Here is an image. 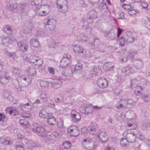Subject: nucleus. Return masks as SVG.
<instances>
[{"label": "nucleus", "mask_w": 150, "mask_h": 150, "mask_svg": "<svg viewBox=\"0 0 150 150\" xmlns=\"http://www.w3.org/2000/svg\"><path fill=\"white\" fill-rule=\"evenodd\" d=\"M21 116L24 119H29L31 117L32 115L27 111H24L22 113Z\"/></svg>", "instance_id": "nucleus-35"}, {"label": "nucleus", "mask_w": 150, "mask_h": 150, "mask_svg": "<svg viewBox=\"0 0 150 150\" xmlns=\"http://www.w3.org/2000/svg\"><path fill=\"white\" fill-rule=\"evenodd\" d=\"M125 40L126 42H132L134 41V38L132 35L131 33L128 32L126 33V35L125 36Z\"/></svg>", "instance_id": "nucleus-25"}, {"label": "nucleus", "mask_w": 150, "mask_h": 150, "mask_svg": "<svg viewBox=\"0 0 150 150\" xmlns=\"http://www.w3.org/2000/svg\"><path fill=\"white\" fill-rule=\"evenodd\" d=\"M57 8L60 12L65 13L68 10L67 1V0H57Z\"/></svg>", "instance_id": "nucleus-3"}, {"label": "nucleus", "mask_w": 150, "mask_h": 150, "mask_svg": "<svg viewBox=\"0 0 150 150\" xmlns=\"http://www.w3.org/2000/svg\"><path fill=\"white\" fill-rule=\"evenodd\" d=\"M70 116L72 121L74 122H79L81 119V116L79 113L74 110L72 111Z\"/></svg>", "instance_id": "nucleus-11"}, {"label": "nucleus", "mask_w": 150, "mask_h": 150, "mask_svg": "<svg viewBox=\"0 0 150 150\" xmlns=\"http://www.w3.org/2000/svg\"><path fill=\"white\" fill-rule=\"evenodd\" d=\"M19 122L20 124L25 128L28 127L29 126V124L28 120L25 119L23 118L19 120Z\"/></svg>", "instance_id": "nucleus-30"}, {"label": "nucleus", "mask_w": 150, "mask_h": 150, "mask_svg": "<svg viewBox=\"0 0 150 150\" xmlns=\"http://www.w3.org/2000/svg\"><path fill=\"white\" fill-rule=\"evenodd\" d=\"M16 150H24L25 148L23 144L16 145Z\"/></svg>", "instance_id": "nucleus-55"}, {"label": "nucleus", "mask_w": 150, "mask_h": 150, "mask_svg": "<svg viewBox=\"0 0 150 150\" xmlns=\"http://www.w3.org/2000/svg\"><path fill=\"white\" fill-rule=\"evenodd\" d=\"M98 126V125L96 123L92 122L91 123L90 125L88 127L91 134L93 135L95 134L96 129Z\"/></svg>", "instance_id": "nucleus-19"}, {"label": "nucleus", "mask_w": 150, "mask_h": 150, "mask_svg": "<svg viewBox=\"0 0 150 150\" xmlns=\"http://www.w3.org/2000/svg\"><path fill=\"white\" fill-rule=\"evenodd\" d=\"M36 72L35 68L34 67H30L28 70V74L31 76L36 74Z\"/></svg>", "instance_id": "nucleus-44"}, {"label": "nucleus", "mask_w": 150, "mask_h": 150, "mask_svg": "<svg viewBox=\"0 0 150 150\" xmlns=\"http://www.w3.org/2000/svg\"><path fill=\"white\" fill-rule=\"evenodd\" d=\"M71 144L70 142H69L68 141H66L64 142L62 146L65 149H69L70 148Z\"/></svg>", "instance_id": "nucleus-51"}, {"label": "nucleus", "mask_w": 150, "mask_h": 150, "mask_svg": "<svg viewBox=\"0 0 150 150\" xmlns=\"http://www.w3.org/2000/svg\"><path fill=\"white\" fill-rule=\"evenodd\" d=\"M137 122L133 118L127 119L126 128L128 130L134 129L137 127Z\"/></svg>", "instance_id": "nucleus-7"}, {"label": "nucleus", "mask_w": 150, "mask_h": 150, "mask_svg": "<svg viewBox=\"0 0 150 150\" xmlns=\"http://www.w3.org/2000/svg\"><path fill=\"white\" fill-rule=\"evenodd\" d=\"M41 86L43 87H47L48 86V82L45 81H41L40 83Z\"/></svg>", "instance_id": "nucleus-63"}, {"label": "nucleus", "mask_w": 150, "mask_h": 150, "mask_svg": "<svg viewBox=\"0 0 150 150\" xmlns=\"http://www.w3.org/2000/svg\"><path fill=\"white\" fill-rule=\"evenodd\" d=\"M114 67L113 64L112 62H108L105 63L103 66V69L105 71L110 70Z\"/></svg>", "instance_id": "nucleus-22"}, {"label": "nucleus", "mask_w": 150, "mask_h": 150, "mask_svg": "<svg viewBox=\"0 0 150 150\" xmlns=\"http://www.w3.org/2000/svg\"><path fill=\"white\" fill-rule=\"evenodd\" d=\"M11 79L10 76L6 74L1 75L0 76V83L4 85L6 84Z\"/></svg>", "instance_id": "nucleus-17"}, {"label": "nucleus", "mask_w": 150, "mask_h": 150, "mask_svg": "<svg viewBox=\"0 0 150 150\" xmlns=\"http://www.w3.org/2000/svg\"><path fill=\"white\" fill-rule=\"evenodd\" d=\"M39 57L35 55H32L30 58V61L31 63H36Z\"/></svg>", "instance_id": "nucleus-45"}, {"label": "nucleus", "mask_w": 150, "mask_h": 150, "mask_svg": "<svg viewBox=\"0 0 150 150\" xmlns=\"http://www.w3.org/2000/svg\"><path fill=\"white\" fill-rule=\"evenodd\" d=\"M45 28L47 30L54 31L56 23V21L53 19H46L45 20Z\"/></svg>", "instance_id": "nucleus-4"}, {"label": "nucleus", "mask_w": 150, "mask_h": 150, "mask_svg": "<svg viewBox=\"0 0 150 150\" xmlns=\"http://www.w3.org/2000/svg\"><path fill=\"white\" fill-rule=\"evenodd\" d=\"M33 24L30 21H28L24 25L23 29L24 32L26 33L30 32L33 28Z\"/></svg>", "instance_id": "nucleus-13"}, {"label": "nucleus", "mask_w": 150, "mask_h": 150, "mask_svg": "<svg viewBox=\"0 0 150 150\" xmlns=\"http://www.w3.org/2000/svg\"><path fill=\"white\" fill-rule=\"evenodd\" d=\"M42 6L43 10V12H44L45 14V15H47L49 13L50 11V6L48 5H46Z\"/></svg>", "instance_id": "nucleus-36"}, {"label": "nucleus", "mask_w": 150, "mask_h": 150, "mask_svg": "<svg viewBox=\"0 0 150 150\" xmlns=\"http://www.w3.org/2000/svg\"><path fill=\"white\" fill-rule=\"evenodd\" d=\"M50 113H48L45 109H43L40 111L39 115L40 117L45 119L49 117Z\"/></svg>", "instance_id": "nucleus-27"}, {"label": "nucleus", "mask_w": 150, "mask_h": 150, "mask_svg": "<svg viewBox=\"0 0 150 150\" xmlns=\"http://www.w3.org/2000/svg\"><path fill=\"white\" fill-rule=\"evenodd\" d=\"M120 102L121 103H132V99L128 100H121Z\"/></svg>", "instance_id": "nucleus-64"}, {"label": "nucleus", "mask_w": 150, "mask_h": 150, "mask_svg": "<svg viewBox=\"0 0 150 150\" xmlns=\"http://www.w3.org/2000/svg\"><path fill=\"white\" fill-rule=\"evenodd\" d=\"M42 6H38L36 8L35 11L38 14L41 16H45Z\"/></svg>", "instance_id": "nucleus-31"}, {"label": "nucleus", "mask_w": 150, "mask_h": 150, "mask_svg": "<svg viewBox=\"0 0 150 150\" xmlns=\"http://www.w3.org/2000/svg\"><path fill=\"white\" fill-rule=\"evenodd\" d=\"M0 142L2 144H4L9 145L11 144L10 141L7 140L4 138L1 139L0 140Z\"/></svg>", "instance_id": "nucleus-53"}, {"label": "nucleus", "mask_w": 150, "mask_h": 150, "mask_svg": "<svg viewBox=\"0 0 150 150\" xmlns=\"http://www.w3.org/2000/svg\"><path fill=\"white\" fill-rule=\"evenodd\" d=\"M18 78H21V79H23V80L28 81H29L31 82V81L28 78V76L27 75H21L19 76Z\"/></svg>", "instance_id": "nucleus-56"}, {"label": "nucleus", "mask_w": 150, "mask_h": 150, "mask_svg": "<svg viewBox=\"0 0 150 150\" xmlns=\"http://www.w3.org/2000/svg\"><path fill=\"white\" fill-rule=\"evenodd\" d=\"M17 5L16 4H8L7 6V8L8 10L11 11L13 9L16 8Z\"/></svg>", "instance_id": "nucleus-47"}, {"label": "nucleus", "mask_w": 150, "mask_h": 150, "mask_svg": "<svg viewBox=\"0 0 150 150\" xmlns=\"http://www.w3.org/2000/svg\"><path fill=\"white\" fill-rule=\"evenodd\" d=\"M18 46L19 50L23 52L27 51L28 48V45L27 43L25 42H19L18 43Z\"/></svg>", "instance_id": "nucleus-15"}, {"label": "nucleus", "mask_w": 150, "mask_h": 150, "mask_svg": "<svg viewBox=\"0 0 150 150\" xmlns=\"http://www.w3.org/2000/svg\"><path fill=\"white\" fill-rule=\"evenodd\" d=\"M143 67V63L141 60H137L135 61V67L137 69H140Z\"/></svg>", "instance_id": "nucleus-34"}, {"label": "nucleus", "mask_w": 150, "mask_h": 150, "mask_svg": "<svg viewBox=\"0 0 150 150\" xmlns=\"http://www.w3.org/2000/svg\"><path fill=\"white\" fill-rule=\"evenodd\" d=\"M73 71L71 69H65L59 74V79H56L52 81V86L55 88H59L62 85V82L61 80L65 79L66 77L72 76Z\"/></svg>", "instance_id": "nucleus-1"}, {"label": "nucleus", "mask_w": 150, "mask_h": 150, "mask_svg": "<svg viewBox=\"0 0 150 150\" xmlns=\"http://www.w3.org/2000/svg\"><path fill=\"white\" fill-rule=\"evenodd\" d=\"M124 137H125L128 141V142L133 143L136 140V135L134 132L129 131L126 130L123 134Z\"/></svg>", "instance_id": "nucleus-6"}, {"label": "nucleus", "mask_w": 150, "mask_h": 150, "mask_svg": "<svg viewBox=\"0 0 150 150\" xmlns=\"http://www.w3.org/2000/svg\"><path fill=\"white\" fill-rule=\"evenodd\" d=\"M57 127L59 128H62L63 127V121L60 120L57 122Z\"/></svg>", "instance_id": "nucleus-61"}, {"label": "nucleus", "mask_w": 150, "mask_h": 150, "mask_svg": "<svg viewBox=\"0 0 150 150\" xmlns=\"http://www.w3.org/2000/svg\"><path fill=\"white\" fill-rule=\"evenodd\" d=\"M40 98L45 102L46 101H47V94L44 92L42 93L40 95Z\"/></svg>", "instance_id": "nucleus-58"}, {"label": "nucleus", "mask_w": 150, "mask_h": 150, "mask_svg": "<svg viewBox=\"0 0 150 150\" xmlns=\"http://www.w3.org/2000/svg\"><path fill=\"white\" fill-rule=\"evenodd\" d=\"M43 137H44V141L47 144H49L54 143V140L53 139L51 135H47Z\"/></svg>", "instance_id": "nucleus-26"}, {"label": "nucleus", "mask_w": 150, "mask_h": 150, "mask_svg": "<svg viewBox=\"0 0 150 150\" xmlns=\"http://www.w3.org/2000/svg\"><path fill=\"white\" fill-rule=\"evenodd\" d=\"M98 86L101 88H104L108 86V83L106 79L104 78L98 79L97 81Z\"/></svg>", "instance_id": "nucleus-12"}, {"label": "nucleus", "mask_w": 150, "mask_h": 150, "mask_svg": "<svg viewBox=\"0 0 150 150\" xmlns=\"http://www.w3.org/2000/svg\"><path fill=\"white\" fill-rule=\"evenodd\" d=\"M37 34L38 35L44 37L46 35V34L42 30H38L37 31Z\"/></svg>", "instance_id": "nucleus-62"}, {"label": "nucleus", "mask_w": 150, "mask_h": 150, "mask_svg": "<svg viewBox=\"0 0 150 150\" xmlns=\"http://www.w3.org/2000/svg\"><path fill=\"white\" fill-rule=\"evenodd\" d=\"M8 56L9 59L11 61L14 60L18 57L16 53L14 52H10Z\"/></svg>", "instance_id": "nucleus-37"}, {"label": "nucleus", "mask_w": 150, "mask_h": 150, "mask_svg": "<svg viewBox=\"0 0 150 150\" xmlns=\"http://www.w3.org/2000/svg\"><path fill=\"white\" fill-rule=\"evenodd\" d=\"M35 63V65L39 67L40 66L43 64V60L41 59L39 57Z\"/></svg>", "instance_id": "nucleus-60"}, {"label": "nucleus", "mask_w": 150, "mask_h": 150, "mask_svg": "<svg viewBox=\"0 0 150 150\" xmlns=\"http://www.w3.org/2000/svg\"><path fill=\"white\" fill-rule=\"evenodd\" d=\"M13 74L19 76L22 75V71L19 68L13 67L12 68Z\"/></svg>", "instance_id": "nucleus-28"}, {"label": "nucleus", "mask_w": 150, "mask_h": 150, "mask_svg": "<svg viewBox=\"0 0 150 150\" xmlns=\"http://www.w3.org/2000/svg\"><path fill=\"white\" fill-rule=\"evenodd\" d=\"M63 59H66V60H69L70 62H71V55L67 53L64 54L63 57Z\"/></svg>", "instance_id": "nucleus-50"}, {"label": "nucleus", "mask_w": 150, "mask_h": 150, "mask_svg": "<svg viewBox=\"0 0 150 150\" xmlns=\"http://www.w3.org/2000/svg\"><path fill=\"white\" fill-rule=\"evenodd\" d=\"M16 41L15 37L12 35L3 36L1 38V43L6 46L14 43Z\"/></svg>", "instance_id": "nucleus-5"}, {"label": "nucleus", "mask_w": 150, "mask_h": 150, "mask_svg": "<svg viewBox=\"0 0 150 150\" xmlns=\"http://www.w3.org/2000/svg\"><path fill=\"white\" fill-rule=\"evenodd\" d=\"M4 95L5 98L8 99L10 100H11L13 99L12 96L10 95L9 93L7 92H6L4 93Z\"/></svg>", "instance_id": "nucleus-57"}, {"label": "nucleus", "mask_w": 150, "mask_h": 150, "mask_svg": "<svg viewBox=\"0 0 150 150\" xmlns=\"http://www.w3.org/2000/svg\"><path fill=\"white\" fill-rule=\"evenodd\" d=\"M142 98L146 102H148L150 100V94L149 93L144 94L142 96Z\"/></svg>", "instance_id": "nucleus-42"}, {"label": "nucleus", "mask_w": 150, "mask_h": 150, "mask_svg": "<svg viewBox=\"0 0 150 150\" xmlns=\"http://www.w3.org/2000/svg\"><path fill=\"white\" fill-rule=\"evenodd\" d=\"M91 71V73L94 74V73L95 74H96L100 72L101 69L98 67L95 66L93 67Z\"/></svg>", "instance_id": "nucleus-39"}, {"label": "nucleus", "mask_w": 150, "mask_h": 150, "mask_svg": "<svg viewBox=\"0 0 150 150\" xmlns=\"http://www.w3.org/2000/svg\"><path fill=\"white\" fill-rule=\"evenodd\" d=\"M97 136L99 138L100 140L102 142H104L108 139L107 135L105 132H99L98 134L97 135Z\"/></svg>", "instance_id": "nucleus-18"}, {"label": "nucleus", "mask_w": 150, "mask_h": 150, "mask_svg": "<svg viewBox=\"0 0 150 150\" xmlns=\"http://www.w3.org/2000/svg\"><path fill=\"white\" fill-rule=\"evenodd\" d=\"M142 89V87L139 86H138L135 87V90H134V92L135 94L137 95L138 94H140L141 90Z\"/></svg>", "instance_id": "nucleus-52"}, {"label": "nucleus", "mask_w": 150, "mask_h": 150, "mask_svg": "<svg viewBox=\"0 0 150 150\" xmlns=\"http://www.w3.org/2000/svg\"><path fill=\"white\" fill-rule=\"evenodd\" d=\"M71 63L69 60L67 61L66 59H62L60 62V67L61 68H63Z\"/></svg>", "instance_id": "nucleus-32"}, {"label": "nucleus", "mask_w": 150, "mask_h": 150, "mask_svg": "<svg viewBox=\"0 0 150 150\" xmlns=\"http://www.w3.org/2000/svg\"><path fill=\"white\" fill-rule=\"evenodd\" d=\"M143 128L144 129L149 127L150 125V122L148 120H145L142 124Z\"/></svg>", "instance_id": "nucleus-43"}, {"label": "nucleus", "mask_w": 150, "mask_h": 150, "mask_svg": "<svg viewBox=\"0 0 150 150\" xmlns=\"http://www.w3.org/2000/svg\"><path fill=\"white\" fill-rule=\"evenodd\" d=\"M133 72V69L129 67H126L123 68L122 70V73H124L126 75H127Z\"/></svg>", "instance_id": "nucleus-29"}, {"label": "nucleus", "mask_w": 150, "mask_h": 150, "mask_svg": "<svg viewBox=\"0 0 150 150\" xmlns=\"http://www.w3.org/2000/svg\"><path fill=\"white\" fill-rule=\"evenodd\" d=\"M128 141L125 138H122L120 141V144L122 146L125 147L127 146Z\"/></svg>", "instance_id": "nucleus-46"}, {"label": "nucleus", "mask_w": 150, "mask_h": 150, "mask_svg": "<svg viewBox=\"0 0 150 150\" xmlns=\"http://www.w3.org/2000/svg\"><path fill=\"white\" fill-rule=\"evenodd\" d=\"M125 42H126L125 37L122 36L120 39V44L122 46H123L125 45Z\"/></svg>", "instance_id": "nucleus-54"}, {"label": "nucleus", "mask_w": 150, "mask_h": 150, "mask_svg": "<svg viewBox=\"0 0 150 150\" xmlns=\"http://www.w3.org/2000/svg\"><path fill=\"white\" fill-rule=\"evenodd\" d=\"M83 142L86 143V144H89L90 145L89 147H90L91 149H93L95 148V142L94 140L91 138H87L83 140Z\"/></svg>", "instance_id": "nucleus-21"}, {"label": "nucleus", "mask_w": 150, "mask_h": 150, "mask_svg": "<svg viewBox=\"0 0 150 150\" xmlns=\"http://www.w3.org/2000/svg\"><path fill=\"white\" fill-rule=\"evenodd\" d=\"M82 68V64L80 63H78L74 67V72H76L78 71H80Z\"/></svg>", "instance_id": "nucleus-41"}, {"label": "nucleus", "mask_w": 150, "mask_h": 150, "mask_svg": "<svg viewBox=\"0 0 150 150\" xmlns=\"http://www.w3.org/2000/svg\"><path fill=\"white\" fill-rule=\"evenodd\" d=\"M21 108L24 111H28L31 109L32 108L30 104H24L22 106Z\"/></svg>", "instance_id": "nucleus-40"}, {"label": "nucleus", "mask_w": 150, "mask_h": 150, "mask_svg": "<svg viewBox=\"0 0 150 150\" xmlns=\"http://www.w3.org/2000/svg\"><path fill=\"white\" fill-rule=\"evenodd\" d=\"M49 116L47 118V122L50 125H53L56 122V119L52 116L51 113H50Z\"/></svg>", "instance_id": "nucleus-24"}, {"label": "nucleus", "mask_w": 150, "mask_h": 150, "mask_svg": "<svg viewBox=\"0 0 150 150\" xmlns=\"http://www.w3.org/2000/svg\"><path fill=\"white\" fill-rule=\"evenodd\" d=\"M64 97L63 96H61L55 99V100L57 103H63L64 102Z\"/></svg>", "instance_id": "nucleus-59"}, {"label": "nucleus", "mask_w": 150, "mask_h": 150, "mask_svg": "<svg viewBox=\"0 0 150 150\" xmlns=\"http://www.w3.org/2000/svg\"><path fill=\"white\" fill-rule=\"evenodd\" d=\"M11 27L9 25H6L4 28V31L6 33L9 34L11 33Z\"/></svg>", "instance_id": "nucleus-48"}, {"label": "nucleus", "mask_w": 150, "mask_h": 150, "mask_svg": "<svg viewBox=\"0 0 150 150\" xmlns=\"http://www.w3.org/2000/svg\"><path fill=\"white\" fill-rule=\"evenodd\" d=\"M17 80L19 86V87L16 86H15L17 89L21 88L22 87L26 86L30 83V82L23 80V79H21V78H17Z\"/></svg>", "instance_id": "nucleus-14"}, {"label": "nucleus", "mask_w": 150, "mask_h": 150, "mask_svg": "<svg viewBox=\"0 0 150 150\" xmlns=\"http://www.w3.org/2000/svg\"><path fill=\"white\" fill-rule=\"evenodd\" d=\"M102 107H98L97 106H92L91 104L86 105L84 107H81L80 108V112L82 113L85 115H88L91 114L93 111V108L94 109H100Z\"/></svg>", "instance_id": "nucleus-2"}, {"label": "nucleus", "mask_w": 150, "mask_h": 150, "mask_svg": "<svg viewBox=\"0 0 150 150\" xmlns=\"http://www.w3.org/2000/svg\"><path fill=\"white\" fill-rule=\"evenodd\" d=\"M83 53L81 54L80 55H81L86 58H88L90 57L91 56V53L88 50L83 49Z\"/></svg>", "instance_id": "nucleus-38"}, {"label": "nucleus", "mask_w": 150, "mask_h": 150, "mask_svg": "<svg viewBox=\"0 0 150 150\" xmlns=\"http://www.w3.org/2000/svg\"><path fill=\"white\" fill-rule=\"evenodd\" d=\"M89 19H95L97 17V13L95 10H92L89 12Z\"/></svg>", "instance_id": "nucleus-33"}, {"label": "nucleus", "mask_w": 150, "mask_h": 150, "mask_svg": "<svg viewBox=\"0 0 150 150\" xmlns=\"http://www.w3.org/2000/svg\"><path fill=\"white\" fill-rule=\"evenodd\" d=\"M100 40L98 39L95 38H94V42L93 43L94 48H97L100 46Z\"/></svg>", "instance_id": "nucleus-49"}, {"label": "nucleus", "mask_w": 150, "mask_h": 150, "mask_svg": "<svg viewBox=\"0 0 150 150\" xmlns=\"http://www.w3.org/2000/svg\"><path fill=\"white\" fill-rule=\"evenodd\" d=\"M83 48L82 47L78 45L74 46L73 48V51L76 54L80 55L83 53Z\"/></svg>", "instance_id": "nucleus-23"}, {"label": "nucleus", "mask_w": 150, "mask_h": 150, "mask_svg": "<svg viewBox=\"0 0 150 150\" xmlns=\"http://www.w3.org/2000/svg\"><path fill=\"white\" fill-rule=\"evenodd\" d=\"M30 44L32 50L35 52L38 51L40 48L38 39L33 38L30 40Z\"/></svg>", "instance_id": "nucleus-8"}, {"label": "nucleus", "mask_w": 150, "mask_h": 150, "mask_svg": "<svg viewBox=\"0 0 150 150\" xmlns=\"http://www.w3.org/2000/svg\"><path fill=\"white\" fill-rule=\"evenodd\" d=\"M6 111L7 113H8L12 116H15L18 114V112L16 109L12 108H7Z\"/></svg>", "instance_id": "nucleus-20"}, {"label": "nucleus", "mask_w": 150, "mask_h": 150, "mask_svg": "<svg viewBox=\"0 0 150 150\" xmlns=\"http://www.w3.org/2000/svg\"><path fill=\"white\" fill-rule=\"evenodd\" d=\"M32 131L37 135L44 137L47 135V132L45 129L42 127H37L33 128Z\"/></svg>", "instance_id": "nucleus-9"}, {"label": "nucleus", "mask_w": 150, "mask_h": 150, "mask_svg": "<svg viewBox=\"0 0 150 150\" xmlns=\"http://www.w3.org/2000/svg\"><path fill=\"white\" fill-rule=\"evenodd\" d=\"M82 41L87 42L89 45H92L94 42V37L92 36L91 37H89L86 35H82Z\"/></svg>", "instance_id": "nucleus-16"}, {"label": "nucleus", "mask_w": 150, "mask_h": 150, "mask_svg": "<svg viewBox=\"0 0 150 150\" xmlns=\"http://www.w3.org/2000/svg\"><path fill=\"white\" fill-rule=\"evenodd\" d=\"M68 132L70 133L71 135L74 137H76L79 134L80 132L77 127L73 125L69 127L67 129Z\"/></svg>", "instance_id": "nucleus-10"}]
</instances>
